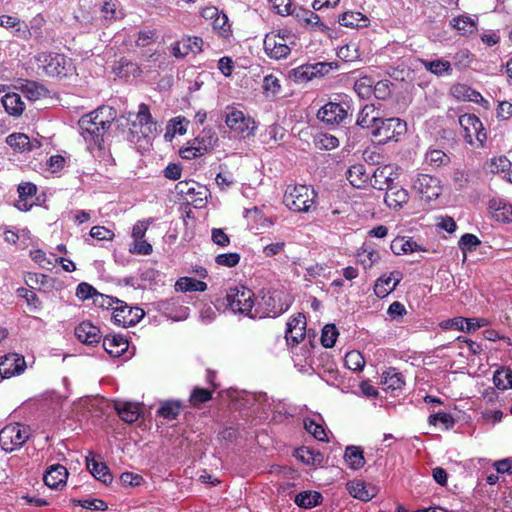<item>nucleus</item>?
<instances>
[{
  "instance_id": "f257e3e1",
  "label": "nucleus",
  "mask_w": 512,
  "mask_h": 512,
  "mask_svg": "<svg viewBox=\"0 0 512 512\" xmlns=\"http://www.w3.org/2000/svg\"><path fill=\"white\" fill-rule=\"evenodd\" d=\"M115 118V111L111 107L103 106L79 120L81 135L86 142L87 148L102 149L104 136Z\"/></svg>"
},
{
  "instance_id": "f03ea898",
  "label": "nucleus",
  "mask_w": 512,
  "mask_h": 512,
  "mask_svg": "<svg viewBox=\"0 0 512 512\" xmlns=\"http://www.w3.org/2000/svg\"><path fill=\"white\" fill-rule=\"evenodd\" d=\"M38 68L48 77L67 78L76 74L71 58L52 52H40L35 57Z\"/></svg>"
},
{
  "instance_id": "7ed1b4c3",
  "label": "nucleus",
  "mask_w": 512,
  "mask_h": 512,
  "mask_svg": "<svg viewBox=\"0 0 512 512\" xmlns=\"http://www.w3.org/2000/svg\"><path fill=\"white\" fill-rule=\"evenodd\" d=\"M317 193L307 185H288L283 202L285 206L297 213H309L315 205Z\"/></svg>"
},
{
  "instance_id": "20e7f679",
  "label": "nucleus",
  "mask_w": 512,
  "mask_h": 512,
  "mask_svg": "<svg viewBox=\"0 0 512 512\" xmlns=\"http://www.w3.org/2000/svg\"><path fill=\"white\" fill-rule=\"evenodd\" d=\"M129 134L131 141L137 142L142 138H150L157 134V124L153 121L148 105L141 103L137 113H129Z\"/></svg>"
},
{
  "instance_id": "39448f33",
  "label": "nucleus",
  "mask_w": 512,
  "mask_h": 512,
  "mask_svg": "<svg viewBox=\"0 0 512 512\" xmlns=\"http://www.w3.org/2000/svg\"><path fill=\"white\" fill-rule=\"evenodd\" d=\"M264 51L268 57L275 60L286 58L291 47L295 46V35L287 29L272 31L264 38Z\"/></svg>"
},
{
  "instance_id": "423d86ee",
  "label": "nucleus",
  "mask_w": 512,
  "mask_h": 512,
  "mask_svg": "<svg viewBox=\"0 0 512 512\" xmlns=\"http://www.w3.org/2000/svg\"><path fill=\"white\" fill-rule=\"evenodd\" d=\"M225 124L231 133L243 138L254 135L257 129L254 118L236 107H227Z\"/></svg>"
},
{
  "instance_id": "0eeeda50",
  "label": "nucleus",
  "mask_w": 512,
  "mask_h": 512,
  "mask_svg": "<svg viewBox=\"0 0 512 512\" xmlns=\"http://www.w3.org/2000/svg\"><path fill=\"white\" fill-rule=\"evenodd\" d=\"M407 131L406 122L400 118H382L380 117L370 135L380 144L399 141Z\"/></svg>"
},
{
  "instance_id": "6e6552de",
  "label": "nucleus",
  "mask_w": 512,
  "mask_h": 512,
  "mask_svg": "<svg viewBox=\"0 0 512 512\" xmlns=\"http://www.w3.org/2000/svg\"><path fill=\"white\" fill-rule=\"evenodd\" d=\"M411 188L422 200L428 202L437 199L443 190L438 177L425 173H418L412 179Z\"/></svg>"
},
{
  "instance_id": "1a4fd4ad",
  "label": "nucleus",
  "mask_w": 512,
  "mask_h": 512,
  "mask_svg": "<svg viewBox=\"0 0 512 512\" xmlns=\"http://www.w3.org/2000/svg\"><path fill=\"white\" fill-rule=\"evenodd\" d=\"M29 438L28 429L19 424L11 423L0 431V446L6 452L20 448Z\"/></svg>"
},
{
  "instance_id": "9d476101",
  "label": "nucleus",
  "mask_w": 512,
  "mask_h": 512,
  "mask_svg": "<svg viewBox=\"0 0 512 512\" xmlns=\"http://www.w3.org/2000/svg\"><path fill=\"white\" fill-rule=\"evenodd\" d=\"M217 138L211 131H203L198 137L188 142L180 149V156L183 159H194L201 157L211 151L216 145Z\"/></svg>"
},
{
  "instance_id": "9b49d317",
  "label": "nucleus",
  "mask_w": 512,
  "mask_h": 512,
  "mask_svg": "<svg viewBox=\"0 0 512 512\" xmlns=\"http://www.w3.org/2000/svg\"><path fill=\"white\" fill-rule=\"evenodd\" d=\"M459 124L465 140L470 145L482 146L486 141V132L480 119L474 114H464L459 117Z\"/></svg>"
},
{
  "instance_id": "f8f14e48",
  "label": "nucleus",
  "mask_w": 512,
  "mask_h": 512,
  "mask_svg": "<svg viewBox=\"0 0 512 512\" xmlns=\"http://www.w3.org/2000/svg\"><path fill=\"white\" fill-rule=\"evenodd\" d=\"M401 172V167L395 163L379 165L372 173L371 187L379 191H386L397 184L396 181Z\"/></svg>"
},
{
  "instance_id": "ddd939ff",
  "label": "nucleus",
  "mask_w": 512,
  "mask_h": 512,
  "mask_svg": "<svg viewBox=\"0 0 512 512\" xmlns=\"http://www.w3.org/2000/svg\"><path fill=\"white\" fill-rule=\"evenodd\" d=\"M227 301L234 312L247 314L254 306V294L245 286H236L229 289Z\"/></svg>"
},
{
  "instance_id": "4468645a",
  "label": "nucleus",
  "mask_w": 512,
  "mask_h": 512,
  "mask_svg": "<svg viewBox=\"0 0 512 512\" xmlns=\"http://www.w3.org/2000/svg\"><path fill=\"white\" fill-rule=\"evenodd\" d=\"M112 308V319L123 327H129L137 324L144 316V311L138 307H130L127 304L116 301Z\"/></svg>"
},
{
  "instance_id": "2eb2a0df",
  "label": "nucleus",
  "mask_w": 512,
  "mask_h": 512,
  "mask_svg": "<svg viewBox=\"0 0 512 512\" xmlns=\"http://www.w3.org/2000/svg\"><path fill=\"white\" fill-rule=\"evenodd\" d=\"M176 191L195 207H201L206 199L208 190L205 186L193 181H180L176 185Z\"/></svg>"
},
{
  "instance_id": "dca6fc26",
  "label": "nucleus",
  "mask_w": 512,
  "mask_h": 512,
  "mask_svg": "<svg viewBox=\"0 0 512 512\" xmlns=\"http://www.w3.org/2000/svg\"><path fill=\"white\" fill-rule=\"evenodd\" d=\"M490 324V321L486 318H465V317H454L451 319L443 320L439 323V327L442 330H458L466 333H472L476 330L485 327Z\"/></svg>"
},
{
  "instance_id": "f3484780",
  "label": "nucleus",
  "mask_w": 512,
  "mask_h": 512,
  "mask_svg": "<svg viewBox=\"0 0 512 512\" xmlns=\"http://www.w3.org/2000/svg\"><path fill=\"white\" fill-rule=\"evenodd\" d=\"M27 368L25 358L18 353H9L0 357V376L8 379L22 374Z\"/></svg>"
},
{
  "instance_id": "a211bd4d",
  "label": "nucleus",
  "mask_w": 512,
  "mask_h": 512,
  "mask_svg": "<svg viewBox=\"0 0 512 512\" xmlns=\"http://www.w3.org/2000/svg\"><path fill=\"white\" fill-rule=\"evenodd\" d=\"M204 41L198 36H185L171 44V54L175 58H183L189 54L202 52Z\"/></svg>"
},
{
  "instance_id": "6ab92c4d",
  "label": "nucleus",
  "mask_w": 512,
  "mask_h": 512,
  "mask_svg": "<svg viewBox=\"0 0 512 512\" xmlns=\"http://www.w3.org/2000/svg\"><path fill=\"white\" fill-rule=\"evenodd\" d=\"M336 65L334 63L318 62L314 64H306L296 68L293 73L299 82H308L313 78L328 74Z\"/></svg>"
},
{
  "instance_id": "aec40b11",
  "label": "nucleus",
  "mask_w": 512,
  "mask_h": 512,
  "mask_svg": "<svg viewBox=\"0 0 512 512\" xmlns=\"http://www.w3.org/2000/svg\"><path fill=\"white\" fill-rule=\"evenodd\" d=\"M410 200L409 191L398 183L386 190L384 204L393 211L404 209Z\"/></svg>"
},
{
  "instance_id": "412c9836",
  "label": "nucleus",
  "mask_w": 512,
  "mask_h": 512,
  "mask_svg": "<svg viewBox=\"0 0 512 512\" xmlns=\"http://www.w3.org/2000/svg\"><path fill=\"white\" fill-rule=\"evenodd\" d=\"M306 334V318L303 314L298 313L292 316L286 325L285 337L288 344L292 346L299 344L305 338Z\"/></svg>"
},
{
  "instance_id": "4be33fe9",
  "label": "nucleus",
  "mask_w": 512,
  "mask_h": 512,
  "mask_svg": "<svg viewBox=\"0 0 512 512\" xmlns=\"http://www.w3.org/2000/svg\"><path fill=\"white\" fill-rule=\"evenodd\" d=\"M346 490L349 495L355 499L367 502L376 497L379 488L371 483H366L360 479H354L346 484Z\"/></svg>"
},
{
  "instance_id": "5701e85b",
  "label": "nucleus",
  "mask_w": 512,
  "mask_h": 512,
  "mask_svg": "<svg viewBox=\"0 0 512 512\" xmlns=\"http://www.w3.org/2000/svg\"><path fill=\"white\" fill-rule=\"evenodd\" d=\"M297 22L307 30L320 31L330 35L331 29L323 23L318 14L308 9H300L295 13Z\"/></svg>"
},
{
  "instance_id": "b1692460",
  "label": "nucleus",
  "mask_w": 512,
  "mask_h": 512,
  "mask_svg": "<svg viewBox=\"0 0 512 512\" xmlns=\"http://www.w3.org/2000/svg\"><path fill=\"white\" fill-rule=\"evenodd\" d=\"M68 476L69 472L65 466L53 464L47 468L43 480L49 488L61 490L66 485Z\"/></svg>"
},
{
  "instance_id": "393cba45",
  "label": "nucleus",
  "mask_w": 512,
  "mask_h": 512,
  "mask_svg": "<svg viewBox=\"0 0 512 512\" xmlns=\"http://www.w3.org/2000/svg\"><path fill=\"white\" fill-rule=\"evenodd\" d=\"M348 115V111L341 104L329 102L319 109L317 117L328 124H338Z\"/></svg>"
},
{
  "instance_id": "a878e982",
  "label": "nucleus",
  "mask_w": 512,
  "mask_h": 512,
  "mask_svg": "<svg viewBox=\"0 0 512 512\" xmlns=\"http://www.w3.org/2000/svg\"><path fill=\"white\" fill-rule=\"evenodd\" d=\"M346 177L349 183L357 189H365L372 184V174L361 163L350 166L346 172Z\"/></svg>"
},
{
  "instance_id": "bb28decb",
  "label": "nucleus",
  "mask_w": 512,
  "mask_h": 512,
  "mask_svg": "<svg viewBox=\"0 0 512 512\" xmlns=\"http://www.w3.org/2000/svg\"><path fill=\"white\" fill-rule=\"evenodd\" d=\"M6 143L17 153H28L40 148L41 143L37 139H30L24 133H13L6 138Z\"/></svg>"
},
{
  "instance_id": "cd10ccee",
  "label": "nucleus",
  "mask_w": 512,
  "mask_h": 512,
  "mask_svg": "<svg viewBox=\"0 0 512 512\" xmlns=\"http://www.w3.org/2000/svg\"><path fill=\"white\" fill-rule=\"evenodd\" d=\"M402 279V273L392 271L379 277L374 285V292L379 298H384L393 292Z\"/></svg>"
},
{
  "instance_id": "c85d7f7f",
  "label": "nucleus",
  "mask_w": 512,
  "mask_h": 512,
  "mask_svg": "<svg viewBox=\"0 0 512 512\" xmlns=\"http://www.w3.org/2000/svg\"><path fill=\"white\" fill-rule=\"evenodd\" d=\"M488 210L492 218L502 223H512V204L503 199L493 198L489 201Z\"/></svg>"
},
{
  "instance_id": "c756f323",
  "label": "nucleus",
  "mask_w": 512,
  "mask_h": 512,
  "mask_svg": "<svg viewBox=\"0 0 512 512\" xmlns=\"http://www.w3.org/2000/svg\"><path fill=\"white\" fill-rule=\"evenodd\" d=\"M19 199L16 201L15 206L18 210L27 212L29 211L34 202L33 197L37 193V187L31 182H23L18 185Z\"/></svg>"
},
{
  "instance_id": "7c9ffc66",
  "label": "nucleus",
  "mask_w": 512,
  "mask_h": 512,
  "mask_svg": "<svg viewBox=\"0 0 512 512\" xmlns=\"http://www.w3.org/2000/svg\"><path fill=\"white\" fill-rule=\"evenodd\" d=\"M75 335L85 344H95L101 340L102 334L96 325L90 321H83L75 328Z\"/></svg>"
},
{
  "instance_id": "2f4dec72",
  "label": "nucleus",
  "mask_w": 512,
  "mask_h": 512,
  "mask_svg": "<svg viewBox=\"0 0 512 512\" xmlns=\"http://www.w3.org/2000/svg\"><path fill=\"white\" fill-rule=\"evenodd\" d=\"M86 466L97 480L104 484L112 483L113 476L104 462L96 461L94 456L90 454V456L86 457Z\"/></svg>"
},
{
  "instance_id": "473e14b6",
  "label": "nucleus",
  "mask_w": 512,
  "mask_h": 512,
  "mask_svg": "<svg viewBox=\"0 0 512 512\" xmlns=\"http://www.w3.org/2000/svg\"><path fill=\"white\" fill-rule=\"evenodd\" d=\"M338 22L347 28H366L370 25L369 18L358 11H347L339 15Z\"/></svg>"
},
{
  "instance_id": "72a5a7b5",
  "label": "nucleus",
  "mask_w": 512,
  "mask_h": 512,
  "mask_svg": "<svg viewBox=\"0 0 512 512\" xmlns=\"http://www.w3.org/2000/svg\"><path fill=\"white\" fill-rule=\"evenodd\" d=\"M115 409L118 415L127 423L136 422L142 414V408L135 402H116Z\"/></svg>"
},
{
  "instance_id": "f704fd0d",
  "label": "nucleus",
  "mask_w": 512,
  "mask_h": 512,
  "mask_svg": "<svg viewBox=\"0 0 512 512\" xmlns=\"http://www.w3.org/2000/svg\"><path fill=\"white\" fill-rule=\"evenodd\" d=\"M379 118V111L373 105H365L358 114L356 123L361 128L366 129L370 134L375 128Z\"/></svg>"
},
{
  "instance_id": "c9c22d12",
  "label": "nucleus",
  "mask_w": 512,
  "mask_h": 512,
  "mask_svg": "<svg viewBox=\"0 0 512 512\" xmlns=\"http://www.w3.org/2000/svg\"><path fill=\"white\" fill-rule=\"evenodd\" d=\"M103 347L111 356L119 357L128 349L129 343L121 335H111L103 339Z\"/></svg>"
},
{
  "instance_id": "e433bc0d",
  "label": "nucleus",
  "mask_w": 512,
  "mask_h": 512,
  "mask_svg": "<svg viewBox=\"0 0 512 512\" xmlns=\"http://www.w3.org/2000/svg\"><path fill=\"white\" fill-rule=\"evenodd\" d=\"M477 22L478 19L476 17L461 15L454 17L450 24L459 32L460 35L465 36L477 31Z\"/></svg>"
},
{
  "instance_id": "4c0bfd02",
  "label": "nucleus",
  "mask_w": 512,
  "mask_h": 512,
  "mask_svg": "<svg viewBox=\"0 0 512 512\" xmlns=\"http://www.w3.org/2000/svg\"><path fill=\"white\" fill-rule=\"evenodd\" d=\"M391 250L396 255L413 253L416 251H426L420 247L415 241L411 238L406 237H397L391 242Z\"/></svg>"
},
{
  "instance_id": "58836bf2",
  "label": "nucleus",
  "mask_w": 512,
  "mask_h": 512,
  "mask_svg": "<svg viewBox=\"0 0 512 512\" xmlns=\"http://www.w3.org/2000/svg\"><path fill=\"white\" fill-rule=\"evenodd\" d=\"M101 13L107 22H115L125 16L123 8L118 0H107L101 6Z\"/></svg>"
},
{
  "instance_id": "ea45409f",
  "label": "nucleus",
  "mask_w": 512,
  "mask_h": 512,
  "mask_svg": "<svg viewBox=\"0 0 512 512\" xmlns=\"http://www.w3.org/2000/svg\"><path fill=\"white\" fill-rule=\"evenodd\" d=\"M2 104L9 115L19 116L24 110V103L17 93H8L2 97Z\"/></svg>"
},
{
  "instance_id": "a19ab883",
  "label": "nucleus",
  "mask_w": 512,
  "mask_h": 512,
  "mask_svg": "<svg viewBox=\"0 0 512 512\" xmlns=\"http://www.w3.org/2000/svg\"><path fill=\"white\" fill-rule=\"evenodd\" d=\"M344 460L347 466L353 470H359L365 465L363 451L356 446L346 448Z\"/></svg>"
},
{
  "instance_id": "79ce46f5",
  "label": "nucleus",
  "mask_w": 512,
  "mask_h": 512,
  "mask_svg": "<svg viewBox=\"0 0 512 512\" xmlns=\"http://www.w3.org/2000/svg\"><path fill=\"white\" fill-rule=\"evenodd\" d=\"M323 500L321 493L317 491H303L295 496V503L305 509L319 505Z\"/></svg>"
},
{
  "instance_id": "37998d69",
  "label": "nucleus",
  "mask_w": 512,
  "mask_h": 512,
  "mask_svg": "<svg viewBox=\"0 0 512 512\" xmlns=\"http://www.w3.org/2000/svg\"><path fill=\"white\" fill-rule=\"evenodd\" d=\"M207 289V284L203 281L191 278L181 277L175 283V290L178 292L199 291L203 292Z\"/></svg>"
},
{
  "instance_id": "c03bdc74",
  "label": "nucleus",
  "mask_w": 512,
  "mask_h": 512,
  "mask_svg": "<svg viewBox=\"0 0 512 512\" xmlns=\"http://www.w3.org/2000/svg\"><path fill=\"white\" fill-rule=\"evenodd\" d=\"M358 261L359 263L365 268H371L374 264L378 263L380 260V254L379 251L373 247H370L368 245L363 246L358 254Z\"/></svg>"
},
{
  "instance_id": "a18cd8bd",
  "label": "nucleus",
  "mask_w": 512,
  "mask_h": 512,
  "mask_svg": "<svg viewBox=\"0 0 512 512\" xmlns=\"http://www.w3.org/2000/svg\"><path fill=\"white\" fill-rule=\"evenodd\" d=\"M451 94L453 97H455L458 100L462 101H478L479 98H481V95L479 92L475 91L474 89L470 88L469 86L465 84H455L450 89Z\"/></svg>"
},
{
  "instance_id": "49530a36",
  "label": "nucleus",
  "mask_w": 512,
  "mask_h": 512,
  "mask_svg": "<svg viewBox=\"0 0 512 512\" xmlns=\"http://www.w3.org/2000/svg\"><path fill=\"white\" fill-rule=\"evenodd\" d=\"M381 383L386 390H400L404 386V380L395 369H389L382 375Z\"/></svg>"
},
{
  "instance_id": "de8ad7c7",
  "label": "nucleus",
  "mask_w": 512,
  "mask_h": 512,
  "mask_svg": "<svg viewBox=\"0 0 512 512\" xmlns=\"http://www.w3.org/2000/svg\"><path fill=\"white\" fill-rule=\"evenodd\" d=\"M113 72L119 77L139 76L140 68L131 61L121 58L113 67Z\"/></svg>"
},
{
  "instance_id": "09e8293b",
  "label": "nucleus",
  "mask_w": 512,
  "mask_h": 512,
  "mask_svg": "<svg viewBox=\"0 0 512 512\" xmlns=\"http://www.w3.org/2000/svg\"><path fill=\"white\" fill-rule=\"evenodd\" d=\"M0 27L14 29L17 36L25 34L27 26L15 15H0Z\"/></svg>"
},
{
  "instance_id": "8fccbe9b",
  "label": "nucleus",
  "mask_w": 512,
  "mask_h": 512,
  "mask_svg": "<svg viewBox=\"0 0 512 512\" xmlns=\"http://www.w3.org/2000/svg\"><path fill=\"white\" fill-rule=\"evenodd\" d=\"M188 121L182 117L173 118L166 129L164 138L167 141H172L176 134L184 135L187 131Z\"/></svg>"
},
{
  "instance_id": "3c124183",
  "label": "nucleus",
  "mask_w": 512,
  "mask_h": 512,
  "mask_svg": "<svg viewBox=\"0 0 512 512\" xmlns=\"http://www.w3.org/2000/svg\"><path fill=\"white\" fill-rule=\"evenodd\" d=\"M76 296L80 299V300H87L89 298H94V297H99L103 300V302L101 303V305H104V302H107L108 305H111V301L112 299L111 298H108V297H104L102 294H99L95 288L93 286H91L90 284L88 283H80L78 286H77V289H76Z\"/></svg>"
},
{
  "instance_id": "603ef678",
  "label": "nucleus",
  "mask_w": 512,
  "mask_h": 512,
  "mask_svg": "<svg viewBox=\"0 0 512 512\" xmlns=\"http://www.w3.org/2000/svg\"><path fill=\"white\" fill-rule=\"evenodd\" d=\"M511 161L504 155L494 156L487 163L486 167L491 173L510 172Z\"/></svg>"
},
{
  "instance_id": "864d4df0",
  "label": "nucleus",
  "mask_w": 512,
  "mask_h": 512,
  "mask_svg": "<svg viewBox=\"0 0 512 512\" xmlns=\"http://www.w3.org/2000/svg\"><path fill=\"white\" fill-rule=\"evenodd\" d=\"M423 65L426 70L437 76L451 74L452 72L451 63L447 60L437 59L433 61H423Z\"/></svg>"
},
{
  "instance_id": "5fc2aeb1",
  "label": "nucleus",
  "mask_w": 512,
  "mask_h": 512,
  "mask_svg": "<svg viewBox=\"0 0 512 512\" xmlns=\"http://www.w3.org/2000/svg\"><path fill=\"white\" fill-rule=\"evenodd\" d=\"M337 56L345 62H354L360 59L359 47L356 43L345 44L337 49Z\"/></svg>"
},
{
  "instance_id": "6e6d98bb",
  "label": "nucleus",
  "mask_w": 512,
  "mask_h": 512,
  "mask_svg": "<svg viewBox=\"0 0 512 512\" xmlns=\"http://www.w3.org/2000/svg\"><path fill=\"white\" fill-rule=\"evenodd\" d=\"M31 259L38 264L41 268L50 270L54 266V263L57 262V258L54 256H47V254L41 249H35L30 251Z\"/></svg>"
},
{
  "instance_id": "4d7b16f0",
  "label": "nucleus",
  "mask_w": 512,
  "mask_h": 512,
  "mask_svg": "<svg viewBox=\"0 0 512 512\" xmlns=\"http://www.w3.org/2000/svg\"><path fill=\"white\" fill-rule=\"evenodd\" d=\"M493 382L498 389L506 390L512 388V371L501 369L494 373Z\"/></svg>"
},
{
  "instance_id": "13d9d810",
  "label": "nucleus",
  "mask_w": 512,
  "mask_h": 512,
  "mask_svg": "<svg viewBox=\"0 0 512 512\" xmlns=\"http://www.w3.org/2000/svg\"><path fill=\"white\" fill-rule=\"evenodd\" d=\"M345 365L352 371H362L365 366L363 355L356 350L350 351L345 355Z\"/></svg>"
},
{
  "instance_id": "bf43d9fd",
  "label": "nucleus",
  "mask_w": 512,
  "mask_h": 512,
  "mask_svg": "<svg viewBox=\"0 0 512 512\" xmlns=\"http://www.w3.org/2000/svg\"><path fill=\"white\" fill-rule=\"evenodd\" d=\"M181 410V404L178 401L168 400L161 404L158 409L159 415L167 419H175Z\"/></svg>"
},
{
  "instance_id": "052dcab7",
  "label": "nucleus",
  "mask_w": 512,
  "mask_h": 512,
  "mask_svg": "<svg viewBox=\"0 0 512 512\" xmlns=\"http://www.w3.org/2000/svg\"><path fill=\"white\" fill-rule=\"evenodd\" d=\"M263 90L267 97L276 96L281 90L280 79L273 75H266L263 79Z\"/></svg>"
},
{
  "instance_id": "680f3d73",
  "label": "nucleus",
  "mask_w": 512,
  "mask_h": 512,
  "mask_svg": "<svg viewBox=\"0 0 512 512\" xmlns=\"http://www.w3.org/2000/svg\"><path fill=\"white\" fill-rule=\"evenodd\" d=\"M373 84L374 81L370 77L364 76L355 82L354 90L361 98H369L372 95Z\"/></svg>"
},
{
  "instance_id": "e2e57ef3",
  "label": "nucleus",
  "mask_w": 512,
  "mask_h": 512,
  "mask_svg": "<svg viewBox=\"0 0 512 512\" xmlns=\"http://www.w3.org/2000/svg\"><path fill=\"white\" fill-rule=\"evenodd\" d=\"M339 333L334 324H327L324 326L321 335V343L326 348H332L337 340Z\"/></svg>"
},
{
  "instance_id": "0e129e2a",
  "label": "nucleus",
  "mask_w": 512,
  "mask_h": 512,
  "mask_svg": "<svg viewBox=\"0 0 512 512\" xmlns=\"http://www.w3.org/2000/svg\"><path fill=\"white\" fill-rule=\"evenodd\" d=\"M480 244V239L476 235L471 233H466L462 235L458 242L459 248L464 253V259L466 258V253L468 251L475 250Z\"/></svg>"
},
{
  "instance_id": "69168bd1",
  "label": "nucleus",
  "mask_w": 512,
  "mask_h": 512,
  "mask_svg": "<svg viewBox=\"0 0 512 512\" xmlns=\"http://www.w3.org/2000/svg\"><path fill=\"white\" fill-rule=\"evenodd\" d=\"M72 504L75 506H81L88 510L95 511H105L108 508L107 504L103 500L97 498L84 500L73 499Z\"/></svg>"
},
{
  "instance_id": "338daca9",
  "label": "nucleus",
  "mask_w": 512,
  "mask_h": 512,
  "mask_svg": "<svg viewBox=\"0 0 512 512\" xmlns=\"http://www.w3.org/2000/svg\"><path fill=\"white\" fill-rule=\"evenodd\" d=\"M304 427L308 433L313 435L319 441H328L327 434L322 425L312 419L304 420Z\"/></svg>"
},
{
  "instance_id": "774afa93",
  "label": "nucleus",
  "mask_w": 512,
  "mask_h": 512,
  "mask_svg": "<svg viewBox=\"0 0 512 512\" xmlns=\"http://www.w3.org/2000/svg\"><path fill=\"white\" fill-rule=\"evenodd\" d=\"M428 423L434 426L441 424L442 428L447 430L454 425V419L449 413L441 412L430 415Z\"/></svg>"
}]
</instances>
